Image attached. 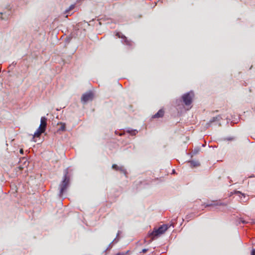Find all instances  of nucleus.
<instances>
[{
  "label": "nucleus",
  "mask_w": 255,
  "mask_h": 255,
  "mask_svg": "<svg viewBox=\"0 0 255 255\" xmlns=\"http://www.w3.org/2000/svg\"><path fill=\"white\" fill-rule=\"evenodd\" d=\"M251 255H255V250H253L251 253Z\"/></svg>",
  "instance_id": "nucleus-12"
},
{
  "label": "nucleus",
  "mask_w": 255,
  "mask_h": 255,
  "mask_svg": "<svg viewBox=\"0 0 255 255\" xmlns=\"http://www.w3.org/2000/svg\"><path fill=\"white\" fill-rule=\"evenodd\" d=\"M168 226L166 225H163L159 227L157 229L154 230L150 234V236L155 237L159 235L163 234L167 229Z\"/></svg>",
  "instance_id": "nucleus-2"
},
{
  "label": "nucleus",
  "mask_w": 255,
  "mask_h": 255,
  "mask_svg": "<svg viewBox=\"0 0 255 255\" xmlns=\"http://www.w3.org/2000/svg\"><path fill=\"white\" fill-rule=\"evenodd\" d=\"M193 97L194 93L193 92L187 93L182 96L183 101L186 105H190L192 102Z\"/></svg>",
  "instance_id": "nucleus-3"
},
{
  "label": "nucleus",
  "mask_w": 255,
  "mask_h": 255,
  "mask_svg": "<svg viewBox=\"0 0 255 255\" xmlns=\"http://www.w3.org/2000/svg\"><path fill=\"white\" fill-rule=\"evenodd\" d=\"M211 205H210V204H207V205H206V206H211Z\"/></svg>",
  "instance_id": "nucleus-17"
},
{
  "label": "nucleus",
  "mask_w": 255,
  "mask_h": 255,
  "mask_svg": "<svg viewBox=\"0 0 255 255\" xmlns=\"http://www.w3.org/2000/svg\"><path fill=\"white\" fill-rule=\"evenodd\" d=\"M47 126V118L45 117H42L40 119V124L38 128L45 131Z\"/></svg>",
  "instance_id": "nucleus-5"
},
{
  "label": "nucleus",
  "mask_w": 255,
  "mask_h": 255,
  "mask_svg": "<svg viewBox=\"0 0 255 255\" xmlns=\"http://www.w3.org/2000/svg\"><path fill=\"white\" fill-rule=\"evenodd\" d=\"M164 111L162 109L159 110L158 112L152 116L153 118H159L163 116Z\"/></svg>",
  "instance_id": "nucleus-7"
},
{
  "label": "nucleus",
  "mask_w": 255,
  "mask_h": 255,
  "mask_svg": "<svg viewBox=\"0 0 255 255\" xmlns=\"http://www.w3.org/2000/svg\"><path fill=\"white\" fill-rule=\"evenodd\" d=\"M94 93L92 91L88 92L84 94L81 97V102L85 104L88 102L91 101L94 98Z\"/></svg>",
  "instance_id": "nucleus-4"
},
{
  "label": "nucleus",
  "mask_w": 255,
  "mask_h": 255,
  "mask_svg": "<svg viewBox=\"0 0 255 255\" xmlns=\"http://www.w3.org/2000/svg\"><path fill=\"white\" fill-rule=\"evenodd\" d=\"M112 168L117 171H120L124 174L126 173V170L123 166H118L117 164H114L112 165Z\"/></svg>",
  "instance_id": "nucleus-6"
},
{
  "label": "nucleus",
  "mask_w": 255,
  "mask_h": 255,
  "mask_svg": "<svg viewBox=\"0 0 255 255\" xmlns=\"http://www.w3.org/2000/svg\"><path fill=\"white\" fill-rule=\"evenodd\" d=\"M147 249H143V250H142V252H143V253H146V252H147Z\"/></svg>",
  "instance_id": "nucleus-14"
},
{
  "label": "nucleus",
  "mask_w": 255,
  "mask_h": 255,
  "mask_svg": "<svg viewBox=\"0 0 255 255\" xmlns=\"http://www.w3.org/2000/svg\"><path fill=\"white\" fill-rule=\"evenodd\" d=\"M217 119V117H214V118H213V119H212L210 121V123L214 122H215V121L216 120V119Z\"/></svg>",
  "instance_id": "nucleus-11"
},
{
  "label": "nucleus",
  "mask_w": 255,
  "mask_h": 255,
  "mask_svg": "<svg viewBox=\"0 0 255 255\" xmlns=\"http://www.w3.org/2000/svg\"><path fill=\"white\" fill-rule=\"evenodd\" d=\"M116 36L118 37V38H122V39H124L125 40V41L127 40V37L124 35L123 34H122V33L120 32H118L116 33Z\"/></svg>",
  "instance_id": "nucleus-10"
},
{
  "label": "nucleus",
  "mask_w": 255,
  "mask_h": 255,
  "mask_svg": "<svg viewBox=\"0 0 255 255\" xmlns=\"http://www.w3.org/2000/svg\"><path fill=\"white\" fill-rule=\"evenodd\" d=\"M18 168L19 169V170H21L23 169V167L21 166H19Z\"/></svg>",
  "instance_id": "nucleus-15"
},
{
  "label": "nucleus",
  "mask_w": 255,
  "mask_h": 255,
  "mask_svg": "<svg viewBox=\"0 0 255 255\" xmlns=\"http://www.w3.org/2000/svg\"><path fill=\"white\" fill-rule=\"evenodd\" d=\"M70 182V179L68 177L65 175L64 177V179L62 183L60 184V195H62L63 192L67 189Z\"/></svg>",
  "instance_id": "nucleus-1"
},
{
  "label": "nucleus",
  "mask_w": 255,
  "mask_h": 255,
  "mask_svg": "<svg viewBox=\"0 0 255 255\" xmlns=\"http://www.w3.org/2000/svg\"><path fill=\"white\" fill-rule=\"evenodd\" d=\"M44 130L38 128L37 129V130L34 132V134L33 135V138L35 137H39L42 133L44 132Z\"/></svg>",
  "instance_id": "nucleus-8"
},
{
  "label": "nucleus",
  "mask_w": 255,
  "mask_h": 255,
  "mask_svg": "<svg viewBox=\"0 0 255 255\" xmlns=\"http://www.w3.org/2000/svg\"><path fill=\"white\" fill-rule=\"evenodd\" d=\"M66 130V125L64 123H60V127L59 128L58 130V131H65Z\"/></svg>",
  "instance_id": "nucleus-9"
},
{
  "label": "nucleus",
  "mask_w": 255,
  "mask_h": 255,
  "mask_svg": "<svg viewBox=\"0 0 255 255\" xmlns=\"http://www.w3.org/2000/svg\"><path fill=\"white\" fill-rule=\"evenodd\" d=\"M74 7V5H72L71 6H70V7L69 8V10L72 9Z\"/></svg>",
  "instance_id": "nucleus-13"
},
{
  "label": "nucleus",
  "mask_w": 255,
  "mask_h": 255,
  "mask_svg": "<svg viewBox=\"0 0 255 255\" xmlns=\"http://www.w3.org/2000/svg\"><path fill=\"white\" fill-rule=\"evenodd\" d=\"M19 151H20V153L21 154H23V150L22 149H21Z\"/></svg>",
  "instance_id": "nucleus-16"
},
{
  "label": "nucleus",
  "mask_w": 255,
  "mask_h": 255,
  "mask_svg": "<svg viewBox=\"0 0 255 255\" xmlns=\"http://www.w3.org/2000/svg\"><path fill=\"white\" fill-rule=\"evenodd\" d=\"M237 193H241V192L240 191H238Z\"/></svg>",
  "instance_id": "nucleus-18"
}]
</instances>
